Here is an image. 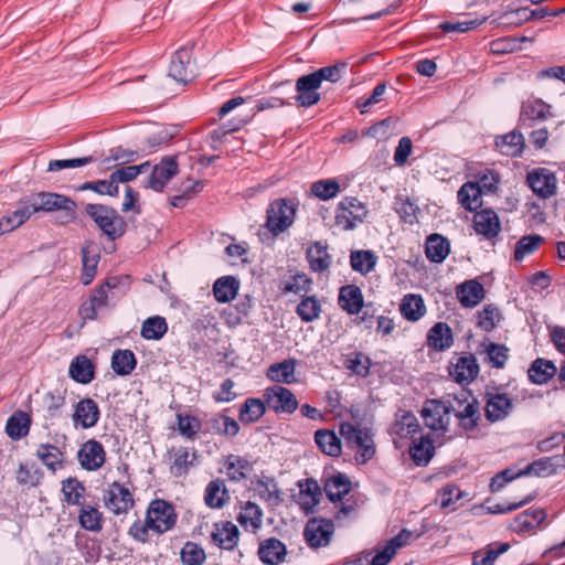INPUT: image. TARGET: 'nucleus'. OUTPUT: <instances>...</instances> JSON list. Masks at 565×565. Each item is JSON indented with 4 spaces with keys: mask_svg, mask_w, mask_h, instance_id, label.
I'll return each mask as SVG.
<instances>
[{
    "mask_svg": "<svg viewBox=\"0 0 565 565\" xmlns=\"http://www.w3.org/2000/svg\"><path fill=\"white\" fill-rule=\"evenodd\" d=\"M315 441L319 449L331 457L341 455V440L334 431L329 429H319L315 433Z\"/></svg>",
    "mask_w": 565,
    "mask_h": 565,
    "instance_id": "40",
    "label": "nucleus"
},
{
    "mask_svg": "<svg viewBox=\"0 0 565 565\" xmlns=\"http://www.w3.org/2000/svg\"><path fill=\"white\" fill-rule=\"evenodd\" d=\"M377 264V256L370 249L352 250L350 254V265L352 269L365 276L373 271Z\"/></svg>",
    "mask_w": 565,
    "mask_h": 565,
    "instance_id": "38",
    "label": "nucleus"
},
{
    "mask_svg": "<svg viewBox=\"0 0 565 565\" xmlns=\"http://www.w3.org/2000/svg\"><path fill=\"white\" fill-rule=\"evenodd\" d=\"M225 468L231 480L239 481L252 471V463L244 457L230 455L225 460Z\"/></svg>",
    "mask_w": 565,
    "mask_h": 565,
    "instance_id": "54",
    "label": "nucleus"
},
{
    "mask_svg": "<svg viewBox=\"0 0 565 565\" xmlns=\"http://www.w3.org/2000/svg\"><path fill=\"white\" fill-rule=\"evenodd\" d=\"M178 173V162L172 157H167L156 164L147 182V188L160 192L169 181Z\"/></svg>",
    "mask_w": 565,
    "mask_h": 565,
    "instance_id": "19",
    "label": "nucleus"
},
{
    "mask_svg": "<svg viewBox=\"0 0 565 565\" xmlns=\"http://www.w3.org/2000/svg\"><path fill=\"white\" fill-rule=\"evenodd\" d=\"M524 137L518 131H511L495 138L497 149L507 157H520L524 150Z\"/></svg>",
    "mask_w": 565,
    "mask_h": 565,
    "instance_id": "33",
    "label": "nucleus"
},
{
    "mask_svg": "<svg viewBox=\"0 0 565 565\" xmlns=\"http://www.w3.org/2000/svg\"><path fill=\"white\" fill-rule=\"evenodd\" d=\"M297 361L295 359L284 360L271 364L267 370V376L270 381L284 384H294L297 382L295 376Z\"/></svg>",
    "mask_w": 565,
    "mask_h": 565,
    "instance_id": "34",
    "label": "nucleus"
},
{
    "mask_svg": "<svg viewBox=\"0 0 565 565\" xmlns=\"http://www.w3.org/2000/svg\"><path fill=\"white\" fill-rule=\"evenodd\" d=\"M333 533L334 525L332 521L313 518L307 522L303 536L311 548H319L331 542Z\"/></svg>",
    "mask_w": 565,
    "mask_h": 565,
    "instance_id": "11",
    "label": "nucleus"
},
{
    "mask_svg": "<svg viewBox=\"0 0 565 565\" xmlns=\"http://www.w3.org/2000/svg\"><path fill=\"white\" fill-rule=\"evenodd\" d=\"M419 430L420 426L416 416L411 412L399 411L395 415L390 433L394 437V443L398 444L404 439H414Z\"/></svg>",
    "mask_w": 565,
    "mask_h": 565,
    "instance_id": "17",
    "label": "nucleus"
},
{
    "mask_svg": "<svg viewBox=\"0 0 565 565\" xmlns=\"http://www.w3.org/2000/svg\"><path fill=\"white\" fill-rule=\"evenodd\" d=\"M424 298L418 294H406L399 303V312L404 319L411 322L420 320L426 315Z\"/></svg>",
    "mask_w": 565,
    "mask_h": 565,
    "instance_id": "26",
    "label": "nucleus"
},
{
    "mask_svg": "<svg viewBox=\"0 0 565 565\" xmlns=\"http://www.w3.org/2000/svg\"><path fill=\"white\" fill-rule=\"evenodd\" d=\"M230 499L224 481L215 479L209 482L205 488L204 501L212 509H221Z\"/></svg>",
    "mask_w": 565,
    "mask_h": 565,
    "instance_id": "39",
    "label": "nucleus"
},
{
    "mask_svg": "<svg viewBox=\"0 0 565 565\" xmlns=\"http://www.w3.org/2000/svg\"><path fill=\"white\" fill-rule=\"evenodd\" d=\"M103 501L113 514H127L135 507V498L131 490L117 481L108 484L103 493Z\"/></svg>",
    "mask_w": 565,
    "mask_h": 565,
    "instance_id": "8",
    "label": "nucleus"
},
{
    "mask_svg": "<svg viewBox=\"0 0 565 565\" xmlns=\"http://www.w3.org/2000/svg\"><path fill=\"white\" fill-rule=\"evenodd\" d=\"M181 561L184 565H203L206 559L204 548L194 542L188 541L181 548Z\"/></svg>",
    "mask_w": 565,
    "mask_h": 565,
    "instance_id": "63",
    "label": "nucleus"
},
{
    "mask_svg": "<svg viewBox=\"0 0 565 565\" xmlns=\"http://www.w3.org/2000/svg\"><path fill=\"white\" fill-rule=\"evenodd\" d=\"M465 495L466 493L454 483H447L438 491L440 507L450 510H456L458 501Z\"/></svg>",
    "mask_w": 565,
    "mask_h": 565,
    "instance_id": "64",
    "label": "nucleus"
},
{
    "mask_svg": "<svg viewBox=\"0 0 565 565\" xmlns=\"http://www.w3.org/2000/svg\"><path fill=\"white\" fill-rule=\"evenodd\" d=\"M195 459V454H190L188 448L179 447L172 451L171 470L174 476H182L188 472Z\"/></svg>",
    "mask_w": 565,
    "mask_h": 565,
    "instance_id": "62",
    "label": "nucleus"
},
{
    "mask_svg": "<svg viewBox=\"0 0 565 565\" xmlns=\"http://www.w3.org/2000/svg\"><path fill=\"white\" fill-rule=\"evenodd\" d=\"M321 302L316 296H307L301 299L296 312L303 322H312L321 315Z\"/></svg>",
    "mask_w": 565,
    "mask_h": 565,
    "instance_id": "58",
    "label": "nucleus"
},
{
    "mask_svg": "<svg viewBox=\"0 0 565 565\" xmlns=\"http://www.w3.org/2000/svg\"><path fill=\"white\" fill-rule=\"evenodd\" d=\"M350 490V480L341 473L329 478L324 484V492L332 502L341 501Z\"/></svg>",
    "mask_w": 565,
    "mask_h": 565,
    "instance_id": "44",
    "label": "nucleus"
},
{
    "mask_svg": "<svg viewBox=\"0 0 565 565\" xmlns=\"http://www.w3.org/2000/svg\"><path fill=\"white\" fill-rule=\"evenodd\" d=\"M338 302L340 308L349 315H358L364 306L362 291L355 285L341 287Z\"/></svg>",
    "mask_w": 565,
    "mask_h": 565,
    "instance_id": "28",
    "label": "nucleus"
},
{
    "mask_svg": "<svg viewBox=\"0 0 565 565\" xmlns=\"http://www.w3.org/2000/svg\"><path fill=\"white\" fill-rule=\"evenodd\" d=\"M483 286L476 279L466 280L456 287V297L465 308L478 306L484 298Z\"/></svg>",
    "mask_w": 565,
    "mask_h": 565,
    "instance_id": "22",
    "label": "nucleus"
},
{
    "mask_svg": "<svg viewBox=\"0 0 565 565\" xmlns=\"http://www.w3.org/2000/svg\"><path fill=\"white\" fill-rule=\"evenodd\" d=\"M31 419L29 415L24 412H15L12 416L9 417L6 431L9 437L12 439H20L28 435L30 429Z\"/></svg>",
    "mask_w": 565,
    "mask_h": 565,
    "instance_id": "51",
    "label": "nucleus"
},
{
    "mask_svg": "<svg viewBox=\"0 0 565 565\" xmlns=\"http://www.w3.org/2000/svg\"><path fill=\"white\" fill-rule=\"evenodd\" d=\"M85 210L110 239H116L125 233L126 223L115 209L103 204H88Z\"/></svg>",
    "mask_w": 565,
    "mask_h": 565,
    "instance_id": "6",
    "label": "nucleus"
},
{
    "mask_svg": "<svg viewBox=\"0 0 565 565\" xmlns=\"http://www.w3.org/2000/svg\"><path fill=\"white\" fill-rule=\"evenodd\" d=\"M321 85L318 82V78L310 73L307 75L300 76L296 81V92L295 100L298 107H311L320 102V94L318 89Z\"/></svg>",
    "mask_w": 565,
    "mask_h": 565,
    "instance_id": "15",
    "label": "nucleus"
},
{
    "mask_svg": "<svg viewBox=\"0 0 565 565\" xmlns=\"http://www.w3.org/2000/svg\"><path fill=\"white\" fill-rule=\"evenodd\" d=\"M342 363L347 370L358 376L366 377L370 373L371 360L362 352L354 351L343 355Z\"/></svg>",
    "mask_w": 565,
    "mask_h": 565,
    "instance_id": "46",
    "label": "nucleus"
},
{
    "mask_svg": "<svg viewBox=\"0 0 565 565\" xmlns=\"http://www.w3.org/2000/svg\"><path fill=\"white\" fill-rule=\"evenodd\" d=\"M484 416L490 423L504 420L513 411V398L498 387L487 390L483 396Z\"/></svg>",
    "mask_w": 565,
    "mask_h": 565,
    "instance_id": "7",
    "label": "nucleus"
},
{
    "mask_svg": "<svg viewBox=\"0 0 565 565\" xmlns=\"http://www.w3.org/2000/svg\"><path fill=\"white\" fill-rule=\"evenodd\" d=\"M339 431L347 446L355 451L358 462L365 463L374 457L375 445L367 428L345 422L340 424Z\"/></svg>",
    "mask_w": 565,
    "mask_h": 565,
    "instance_id": "2",
    "label": "nucleus"
},
{
    "mask_svg": "<svg viewBox=\"0 0 565 565\" xmlns=\"http://www.w3.org/2000/svg\"><path fill=\"white\" fill-rule=\"evenodd\" d=\"M177 519L178 515L171 503L156 499L149 503L145 521H135L129 527L128 534L137 542L147 543L150 539V531L163 534L175 525Z\"/></svg>",
    "mask_w": 565,
    "mask_h": 565,
    "instance_id": "1",
    "label": "nucleus"
},
{
    "mask_svg": "<svg viewBox=\"0 0 565 565\" xmlns=\"http://www.w3.org/2000/svg\"><path fill=\"white\" fill-rule=\"evenodd\" d=\"M30 202L36 212H52L55 210H64L73 212L76 204L70 198L51 192H39L30 195Z\"/></svg>",
    "mask_w": 565,
    "mask_h": 565,
    "instance_id": "14",
    "label": "nucleus"
},
{
    "mask_svg": "<svg viewBox=\"0 0 565 565\" xmlns=\"http://www.w3.org/2000/svg\"><path fill=\"white\" fill-rule=\"evenodd\" d=\"M79 525L89 532H99L103 529V513L92 504H82L78 512Z\"/></svg>",
    "mask_w": 565,
    "mask_h": 565,
    "instance_id": "42",
    "label": "nucleus"
},
{
    "mask_svg": "<svg viewBox=\"0 0 565 565\" xmlns=\"http://www.w3.org/2000/svg\"><path fill=\"white\" fill-rule=\"evenodd\" d=\"M100 418V409L98 404L90 397L82 398L74 408L72 416L76 427L88 429L97 425Z\"/></svg>",
    "mask_w": 565,
    "mask_h": 565,
    "instance_id": "18",
    "label": "nucleus"
},
{
    "mask_svg": "<svg viewBox=\"0 0 565 565\" xmlns=\"http://www.w3.org/2000/svg\"><path fill=\"white\" fill-rule=\"evenodd\" d=\"M508 543L489 545L486 550H479L472 555V565H493L499 555L507 552Z\"/></svg>",
    "mask_w": 565,
    "mask_h": 565,
    "instance_id": "59",
    "label": "nucleus"
},
{
    "mask_svg": "<svg viewBox=\"0 0 565 565\" xmlns=\"http://www.w3.org/2000/svg\"><path fill=\"white\" fill-rule=\"evenodd\" d=\"M202 428V423L196 416L190 414H177V429L181 436L189 440H195Z\"/></svg>",
    "mask_w": 565,
    "mask_h": 565,
    "instance_id": "57",
    "label": "nucleus"
},
{
    "mask_svg": "<svg viewBox=\"0 0 565 565\" xmlns=\"http://www.w3.org/2000/svg\"><path fill=\"white\" fill-rule=\"evenodd\" d=\"M258 555L263 563L276 565L284 561L286 546L278 539L270 537L260 543Z\"/></svg>",
    "mask_w": 565,
    "mask_h": 565,
    "instance_id": "32",
    "label": "nucleus"
},
{
    "mask_svg": "<svg viewBox=\"0 0 565 565\" xmlns=\"http://www.w3.org/2000/svg\"><path fill=\"white\" fill-rule=\"evenodd\" d=\"M68 374L75 382L88 384L95 379V365L86 355L79 354L72 360Z\"/></svg>",
    "mask_w": 565,
    "mask_h": 565,
    "instance_id": "31",
    "label": "nucleus"
},
{
    "mask_svg": "<svg viewBox=\"0 0 565 565\" xmlns=\"http://www.w3.org/2000/svg\"><path fill=\"white\" fill-rule=\"evenodd\" d=\"M450 377L460 385H468L479 374V364L473 354H465L455 359L449 367Z\"/></svg>",
    "mask_w": 565,
    "mask_h": 565,
    "instance_id": "13",
    "label": "nucleus"
},
{
    "mask_svg": "<svg viewBox=\"0 0 565 565\" xmlns=\"http://www.w3.org/2000/svg\"><path fill=\"white\" fill-rule=\"evenodd\" d=\"M545 518L546 513L542 509L527 510L513 520L511 529L516 533H534Z\"/></svg>",
    "mask_w": 565,
    "mask_h": 565,
    "instance_id": "29",
    "label": "nucleus"
},
{
    "mask_svg": "<svg viewBox=\"0 0 565 565\" xmlns=\"http://www.w3.org/2000/svg\"><path fill=\"white\" fill-rule=\"evenodd\" d=\"M266 403L263 399L249 397L239 409V420L243 424H252L260 419L266 412Z\"/></svg>",
    "mask_w": 565,
    "mask_h": 565,
    "instance_id": "45",
    "label": "nucleus"
},
{
    "mask_svg": "<svg viewBox=\"0 0 565 565\" xmlns=\"http://www.w3.org/2000/svg\"><path fill=\"white\" fill-rule=\"evenodd\" d=\"M481 189L475 182H466L458 191V201L468 211H475L481 205Z\"/></svg>",
    "mask_w": 565,
    "mask_h": 565,
    "instance_id": "49",
    "label": "nucleus"
},
{
    "mask_svg": "<svg viewBox=\"0 0 565 565\" xmlns=\"http://www.w3.org/2000/svg\"><path fill=\"white\" fill-rule=\"evenodd\" d=\"M107 452L103 444L94 438L81 445L77 451V460L86 471H97L106 462Z\"/></svg>",
    "mask_w": 565,
    "mask_h": 565,
    "instance_id": "12",
    "label": "nucleus"
},
{
    "mask_svg": "<svg viewBox=\"0 0 565 565\" xmlns=\"http://www.w3.org/2000/svg\"><path fill=\"white\" fill-rule=\"evenodd\" d=\"M236 520L246 531L256 532L263 524V512L256 503L247 501L241 505Z\"/></svg>",
    "mask_w": 565,
    "mask_h": 565,
    "instance_id": "35",
    "label": "nucleus"
},
{
    "mask_svg": "<svg viewBox=\"0 0 565 565\" xmlns=\"http://www.w3.org/2000/svg\"><path fill=\"white\" fill-rule=\"evenodd\" d=\"M99 258V249L95 243L88 242L82 247V282L84 285H89L95 278Z\"/></svg>",
    "mask_w": 565,
    "mask_h": 565,
    "instance_id": "30",
    "label": "nucleus"
},
{
    "mask_svg": "<svg viewBox=\"0 0 565 565\" xmlns=\"http://www.w3.org/2000/svg\"><path fill=\"white\" fill-rule=\"evenodd\" d=\"M556 366L553 362L536 359L527 371L529 379L535 384L547 383L556 374Z\"/></svg>",
    "mask_w": 565,
    "mask_h": 565,
    "instance_id": "48",
    "label": "nucleus"
},
{
    "mask_svg": "<svg viewBox=\"0 0 565 565\" xmlns=\"http://www.w3.org/2000/svg\"><path fill=\"white\" fill-rule=\"evenodd\" d=\"M211 429L220 435L234 437L239 431L237 422L226 415L217 414L210 420Z\"/></svg>",
    "mask_w": 565,
    "mask_h": 565,
    "instance_id": "61",
    "label": "nucleus"
},
{
    "mask_svg": "<svg viewBox=\"0 0 565 565\" xmlns=\"http://www.w3.org/2000/svg\"><path fill=\"white\" fill-rule=\"evenodd\" d=\"M191 60L192 52L190 49L182 47L178 50L171 61L169 75L178 82H189L194 76Z\"/></svg>",
    "mask_w": 565,
    "mask_h": 565,
    "instance_id": "21",
    "label": "nucleus"
},
{
    "mask_svg": "<svg viewBox=\"0 0 565 565\" xmlns=\"http://www.w3.org/2000/svg\"><path fill=\"white\" fill-rule=\"evenodd\" d=\"M296 212V204L291 200L285 198L276 199L269 203L266 210L264 227L273 236H278L294 224Z\"/></svg>",
    "mask_w": 565,
    "mask_h": 565,
    "instance_id": "4",
    "label": "nucleus"
},
{
    "mask_svg": "<svg viewBox=\"0 0 565 565\" xmlns=\"http://www.w3.org/2000/svg\"><path fill=\"white\" fill-rule=\"evenodd\" d=\"M320 497L321 490L318 483L313 480H307L299 492L298 503L305 513H312L319 503Z\"/></svg>",
    "mask_w": 565,
    "mask_h": 565,
    "instance_id": "43",
    "label": "nucleus"
},
{
    "mask_svg": "<svg viewBox=\"0 0 565 565\" xmlns=\"http://www.w3.org/2000/svg\"><path fill=\"white\" fill-rule=\"evenodd\" d=\"M454 343L451 328L446 322H437L427 333V345L435 351L448 350Z\"/></svg>",
    "mask_w": 565,
    "mask_h": 565,
    "instance_id": "27",
    "label": "nucleus"
},
{
    "mask_svg": "<svg viewBox=\"0 0 565 565\" xmlns=\"http://www.w3.org/2000/svg\"><path fill=\"white\" fill-rule=\"evenodd\" d=\"M150 168V163L143 162L137 166H120L111 172L113 180L116 184L134 181L139 174L146 173Z\"/></svg>",
    "mask_w": 565,
    "mask_h": 565,
    "instance_id": "60",
    "label": "nucleus"
},
{
    "mask_svg": "<svg viewBox=\"0 0 565 565\" xmlns=\"http://www.w3.org/2000/svg\"><path fill=\"white\" fill-rule=\"evenodd\" d=\"M413 446L409 448V455L417 466L427 465L434 456L435 446L434 441L427 437L414 438Z\"/></svg>",
    "mask_w": 565,
    "mask_h": 565,
    "instance_id": "36",
    "label": "nucleus"
},
{
    "mask_svg": "<svg viewBox=\"0 0 565 565\" xmlns=\"http://www.w3.org/2000/svg\"><path fill=\"white\" fill-rule=\"evenodd\" d=\"M449 242L438 234H433L427 238L425 253L429 260L441 263L449 254Z\"/></svg>",
    "mask_w": 565,
    "mask_h": 565,
    "instance_id": "47",
    "label": "nucleus"
},
{
    "mask_svg": "<svg viewBox=\"0 0 565 565\" xmlns=\"http://www.w3.org/2000/svg\"><path fill=\"white\" fill-rule=\"evenodd\" d=\"M239 541V530L231 521H220L213 524L211 542L221 550L233 551Z\"/></svg>",
    "mask_w": 565,
    "mask_h": 565,
    "instance_id": "16",
    "label": "nucleus"
},
{
    "mask_svg": "<svg viewBox=\"0 0 565 565\" xmlns=\"http://www.w3.org/2000/svg\"><path fill=\"white\" fill-rule=\"evenodd\" d=\"M551 116V106L542 99H529L522 106L521 117L523 120H545Z\"/></svg>",
    "mask_w": 565,
    "mask_h": 565,
    "instance_id": "52",
    "label": "nucleus"
},
{
    "mask_svg": "<svg viewBox=\"0 0 565 565\" xmlns=\"http://www.w3.org/2000/svg\"><path fill=\"white\" fill-rule=\"evenodd\" d=\"M366 205L353 196L343 198L334 211V227L340 231H353L367 216Z\"/></svg>",
    "mask_w": 565,
    "mask_h": 565,
    "instance_id": "5",
    "label": "nucleus"
},
{
    "mask_svg": "<svg viewBox=\"0 0 565 565\" xmlns=\"http://www.w3.org/2000/svg\"><path fill=\"white\" fill-rule=\"evenodd\" d=\"M17 482L28 488L36 487L43 479L42 470L34 462L20 463L17 473Z\"/></svg>",
    "mask_w": 565,
    "mask_h": 565,
    "instance_id": "50",
    "label": "nucleus"
},
{
    "mask_svg": "<svg viewBox=\"0 0 565 565\" xmlns=\"http://www.w3.org/2000/svg\"><path fill=\"white\" fill-rule=\"evenodd\" d=\"M263 398L267 407L275 413L292 414L298 408L295 394L287 387L274 385L264 391Z\"/></svg>",
    "mask_w": 565,
    "mask_h": 565,
    "instance_id": "10",
    "label": "nucleus"
},
{
    "mask_svg": "<svg viewBox=\"0 0 565 565\" xmlns=\"http://www.w3.org/2000/svg\"><path fill=\"white\" fill-rule=\"evenodd\" d=\"M307 259L313 271L328 270L331 265V256L326 245L317 242L307 249Z\"/></svg>",
    "mask_w": 565,
    "mask_h": 565,
    "instance_id": "41",
    "label": "nucleus"
},
{
    "mask_svg": "<svg viewBox=\"0 0 565 565\" xmlns=\"http://www.w3.org/2000/svg\"><path fill=\"white\" fill-rule=\"evenodd\" d=\"M475 231L488 239L497 237L501 231V225L497 213L486 209L473 215Z\"/></svg>",
    "mask_w": 565,
    "mask_h": 565,
    "instance_id": "24",
    "label": "nucleus"
},
{
    "mask_svg": "<svg viewBox=\"0 0 565 565\" xmlns=\"http://www.w3.org/2000/svg\"><path fill=\"white\" fill-rule=\"evenodd\" d=\"M62 493L64 501L72 505L84 504L86 489L84 484L75 478H68L62 482Z\"/></svg>",
    "mask_w": 565,
    "mask_h": 565,
    "instance_id": "56",
    "label": "nucleus"
},
{
    "mask_svg": "<svg viewBox=\"0 0 565 565\" xmlns=\"http://www.w3.org/2000/svg\"><path fill=\"white\" fill-rule=\"evenodd\" d=\"M168 331V323L161 316L146 319L141 326L140 334L146 340H160Z\"/></svg>",
    "mask_w": 565,
    "mask_h": 565,
    "instance_id": "55",
    "label": "nucleus"
},
{
    "mask_svg": "<svg viewBox=\"0 0 565 565\" xmlns=\"http://www.w3.org/2000/svg\"><path fill=\"white\" fill-rule=\"evenodd\" d=\"M411 537V531H401L396 536L391 539L381 551H379L374 555L371 565H387L391 562V559L395 556L396 552L408 543Z\"/></svg>",
    "mask_w": 565,
    "mask_h": 565,
    "instance_id": "25",
    "label": "nucleus"
},
{
    "mask_svg": "<svg viewBox=\"0 0 565 565\" xmlns=\"http://www.w3.org/2000/svg\"><path fill=\"white\" fill-rule=\"evenodd\" d=\"M458 407L455 406L452 416H455L459 426L466 430H473L480 420V406L479 403L473 398L471 402L457 401Z\"/></svg>",
    "mask_w": 565,
    "mask_h": 565,
    "instance_id": "23",
    "label": "nucleus"
},
{
    "mask_svg": "<svg viewBox=\"0 0 565 565\" xmlns=\"http://www.w3.org/2000/svg\"><path fill=\"white\" fill-rule=\"evenodd\" d=\"M137 360L130 350H116L111 356V367L118 375H129L136 367Z\"/></svg>",
    "mask_w": 565,
    "mask_h": 565,
    "instance_id": "53",
    "label": "nucleus"
},
{
    "mask_svg": "<svg viewBox=\"0 0 565 565\" xmlns=\"http://www.w3.org/2000/svg\"><path fill=\"white\" fill-rule=\"evenodd\" d=\"M452 411L455 405L448 401L428 399L420 411V416L425 426L438 438L449 430Z\"/></svg>",
    "mask_w": 565,
    "mask_h": 565,
    "instance_id": "3",
    "label": "nucleus"
},
{
    "mask_svg": "<svg viewBox=\"0 0 565 565\" xmlns=\"http://www.w3.org/2000/svg\"><path fill=\"white\" fill-rule=\"evenodd\" d=\"M526 184L540 199L547 200L557 193V178L547 168H535L527 172Z\"/></svg>",
    "mask_w": 565,
    "mask_h": 565,
    "instance_id": "9",
    "label": "nucleus"
},
{
    "mask_svg": "<svg viewBox=\"0 0 565 565\" xmlns=\"http://www.w3.org/2000/svg\"><path fill=\"white\" fill-rule=\"evenodd\" d=\"M113 286L108 281L94 289L89 298L79 307V316L83 320H95L100 309L108 305V290Z\"/></svg>",
    "mask_w": 565,
    "mask_h": 565,
    "instance_id": "20",
    "label": "nucleus"
},
{
    "mask_svg": "<svg viewBox=\"0 0 565 565\" xmlns=\"http://www.w3.org/2000/svg\"><path fill=\"white\" fill-rule=\"evenodd\" d=\"M239 289V281L233 276L218 278L213 285V295L221 303L232 301Z\"/></svg>",
    "mask_w": 565,
    "mask_h": 565,
    "instance_id": "37",
    "label": "nucleus"
}]
</instances>
